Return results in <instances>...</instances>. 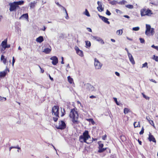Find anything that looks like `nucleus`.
I'll return each instance as SVG.
<instances>
[{"instance_id":"obj_14","label":"nucleus","mask_w":158,"mask_h":158,"mask_svg":"<svg viewBox=\"0 0 158 158\" xmlns=\"http://www.w3.org/2000/svg\"><path fill=\"white\" fill-rule=\"evenodd\" d=\"M97 4L98 5V6L97 7L98 10L99 12H102L104 10V8L102 7V3L99 1H98Z\"/></svg>"},{"instance_id":"obj_5","label":"nucleus","mask_w":158,"mask_h":158,"mask_svg":"<svg viewBox=\"0 0 158 158\" xmlns=\"http://www.w3.org/2000/svg\"><path fill=\"white\" fill-rule=\"evenodd\" d=\"M94 65L96 69H99L101 68L102 65L95 58L94 59Z\"/></svg>"},{"instance_id":"obj_11","label":"nucleus","mask_w":158,"mask_h":158,"mask_svg":"<svg viewBox=\"0 0 158 158\" xmlns=\"http://www.w3.org/2000/svg\"><path fill=\"white\" fill-rule=\"evenodd\" d=\"M146 30H151V35H153L155 33L154 29L153 28H151L150 25L146 24Z\"/></svg>"},{"instance_id":"obj_64","label":"nucleus","mask_w":158,"mask_h":158,"mask_svg":"<svg viewBox=\"0 0 158 158\" xmlns=\"http://www.w3.org/2000/svg\"><path fill=\"white\" fill-rule=\"evenodd\" d=\"M46 29V27L45 26H44V28L43 29H41V30L43 31H45V30Z\"/></svg>"},{"instance_id":"obj_12","label":"nucleus","mask_w":158,"mask_h":158,"mask_svg":"<svg viewBox=\"0 0 158 158\" xmlns=\"http://www.w3.org/2000/svg\"><path fill=\"white\" fill-rule=\"evenodd\" d=\"M77 54L81 57H83V52L81 50H80L78 47L76 46L75 48Z\"/></svg>"},{"instance_id":"obj_29","label":"nucleus","mask_w":158,"mask_h":158,"mask_svg":"<svg viewBox=\"0 0 158 158\" xmlns=\"http://www.w3.org/2000/svg\"><path fill=\"white\" fill-rule=\"evenodd\" d=\"M106 149V148H99L98 150V152L99 153H102L104 152Z\"/></svg>"},{"instance_id":"obj_25","label":"nucleus","mask_w":158,"mask_h":158,"mask_svg":"<svg viewBox=\"0 0 158 158\" xmlns=\"http://www.w3.org/2000/svg\"><path fill=\"white\" fill-rule=\"evenodd\" d=\"M85 43L86 47L88 48H90L91 46V43L89 41H85Z\"/></svg>"},{"instance_id":"obj_8","label":"nucleus","mask_w":158,"mask_h":158,"mask_svg":"<svg viewBox=\"0 0 158 158\" xmlns=\"http://www.w3.org/2000/svg\"><path fill=\"white\" fill-rule=\"evenodd\" d=\"M86 89L89 91H94V87L89 83H87L85 85Z\"/></svg>"},{"instance_id":"obj_57","label":"nucleus","mask_w":158,"mask_h":158,"mask_svg":"<svg viewBox=\"0 0 158 158\" xmlns=\"http://www.w3.org/2000/svg\"><path fill=\"white\" fill-rule=\"evenodd\" d=\"M56 5H58L59 6V7H62V6L59 3V2H56Z\"/></svg>"},{"instance_id":"obj_60","label":"nucleus","mask_w":158,"mask_h":158,"mask_svg":"<svg viewBox=\"0 0 158 158\" xmlns=\"http://www.w3.org/2000/svg\"><path fill=\"white\" fill-rule=\"evenodd\" d=\"M89 98H96V97L94 95H91L89 97Z\"/></svg>"},{"instance_id":"obj_3","label":"nucleus","mask_w":158,"mask_h":158,"mask_svg":"<svg viewBox=\"0 0 158 158\" xmlns=\"http://www.w3.org/2000/svg\"><path fill=\"white\" fill-rule=\"evenodd\" d=\"M140 12L141 17L145 16H150L153 14L152 10L148 9L142 8L140 10Z\"/></svg>"},{"instance_id":"obj_43","label":"nucleus","mask_w":158,"mask_h":158,"mask_svg":"<svg viewBox=\"0 0 158 158\" xmlns=\"http://www.w3.org/2000/svg\"><path fill=\"white\" fill-rule=\"evenodd\" d=\"M114 102L116 103V104L118 105H119L120 103L118 102L117 99L116 98H114Z\"/></svg>"},{"instance_id":"obj_10","label":"nucleus","mask_w":158,"mask_h":158,"mask_svg":"<svg viewBox=\"0 0 158 158\" xmlns=\"http://www.w3.org/2000/svg\"><path fill=\"white\" fill-rule=\"evenodd\" d=\"M50 59L52 60V64L53 65H56L58 63V59L56 56H53L50 58Z\"/></svg>"},{"instance_id":"obj_22","label":"nucleus","mask_w":158,"mask_h":158,"mask_svg":"<svg viewBox=\"0 0 158 158\" xmlns=\"http://www.w3.org/2000/svg\"><path fill=\"white\" fill-rule=\"evenodd\" d=\"M151 30H146L145 32L146 35L148 36H150L151 35Z\"/></svg>"},{"instance_id":"obj_49","label":"nucleus","mask_w":158,"mask_h":158,"mask_svg":"<svg viewBox=\"0 0 158 158\" xmlns=\"http://www.w3.org/2000/svg\"><path fill=\"white\" fill-rule=\"evenodd\" d=\"M98 42H100L102 44H104V42L103 40L101 38L100 39L99 41Z\"/></svg>"},{"instance_id":"obj_31","label":"nucleus","mask_w":158,"mask_h":158,"mask_svg":"<svg viewBox=\"0 0 158 158\" xmlns=\"http://www.w3.org/2000/svg\"><path fill=\"white\" fill-rule=\"evenodd\" d=\"M134 125L135 128L139 127V122H135L134 123Z\"/></svg>"},{"instance_id":"obj_26","label":"nucleus","mask_w":158,"mask_h":158,"mask_svg":"<svg viewBox=\"0 0 158 158\" xmlns=\"http://www.w3.org/2000/svg\"><path fill=\"white\" fill-rule=\"evenodd\" d=\"M123 33L122 29L118 30L116 31V34L117 35H122Z\"/></svg>"},{"instance_id":"obj_52","label":"nucleus","mask_w":158,"mask_h":158,"mask_svg":"<svg viewBox=\"0 0 158 158\" xmlns=\"http://www.w3.org/2000/svg\"><path fill=\"white\" fill-rule=\"evenodd\" d=\"M15 62V59L14 57H13V59H12V66H13L14 65V64Z\"/></svg>"},{"instance_id":"obj_37","label":"nucleus","mask_w":158,"mask_h":158,"mask_svg":"<svg viewBox=\"0 0 158 158\" xmlns=\"http://www.w3.org/2000/svg\"><path fill=\"white\" fill-rule=\"evenodd\" d=\"M6 98L2 97L0 96V101H4L6 100Z\"/></svg>"},{"instance_id":"obj_28","label":"nucleus","mask_w":158,"mask_h":158,"mask_svg":"<svg viewBox=\"0 0 158 158\" xmlns=\"http://www.w3.org/2000/svg\"><path fill=\"white\" fill-rule=\"evenodd\" d=\"M68 80L70 84H72L73 82V79L70 76H69L68 77Z\"/></svg>"},{"instance_id":"obj_17","label":"nucleus","mask_w":158,"mask_h":158,"mask_svg":"<svg viewBox=\"0 0 158 158\" xmlns=\"http://www.w3.org/2000/svg\"><path fill=\"white\" fill-rule=\"evenodd\" d=\"M44 38L42 36H40L36 39V41L39 43H41L44 41Z\"/></svg>"},{"instance_id":"obj_44","label":"nucleus","mask_w":158,"mask_h":158,"mask_svg":"<svg viewBox=\"0 0 158 158\" xmlns=\"http://www.w3.org/2000/svg\"><path fill=\"white\" fill-rule=\"evenodd\" d=\"M144 129L143 127L142 128L141 131L139 132V133L140 135H142L143 134V133H144Z\"/></svg>"},{"instance_id":"obj_59","label":"nucleus","mask_w":158,"mask_h":158,"mask_svg":"<svg viewBox=\"0 0 158 158\" xmlns=\"http://www.w3.org/2000/svg\"><path fill=\"white\" fill-rule=\"evenodd\" d=\"M146 118L147 120L149 122L151 120L149 117H146Z\"/></svg>"},{"instance_id":"obj_20","label":"nucleus","mask_w":158,"mask_h":158,"mask_svg":"<svg viewBox=\"0 0 158 158\" xmlns=\"http://www.w3.org/2000/svg\"><path fill=\"white\" fill-rule=\"evenodd\" d=\"M51 48H46L44 49V50L43 51V52L46 54H48L50 53V52L51 51Z\"/></svg>"},{"instance_id":"obj_15","label":"nucleus","mask_w":158,"mask_h":158,"mask_svg":"<svg viewBox=\"0 0 158 158\" xmlns=\"http://www.w3.org/2000/svg\"><path fill=\"white\" fill-rule=\"evenodd\" d=\"M148 140L150 141H152L153 142L156 143V141L154 136L151 135V134L150 133L149 137H148Z\"/></svg>"},{"instance_id":"obj_53","label":"nucleus","mask_w":158,"mask_h":158,"mask_svg":"<svg viewBox=\"0 0 158 158\" xmlns=\"http://www.w3.org/2000/svg\"><path fill=\"white\" fill-rule=\"evenodd\" d=\"M65 13L66 14V16L65 17V18L67 19H69V17L68 16V14L67 12H66Z\"/></svg>"},{"instance_id":"obj_54","label":"nucleus","mask_w":158,"mask_h":158,"mask_svg":"<svg viewBox=\"0 0 158 158\" xmlns=\"http://www.w3.org/2000/svg\"><path fill=\"white\" fill-rule=\"evenodd\" d=\"M62 7V8L63 10H64L65 11V13L66 12H67L66 9L64 7L62 6V7Z\"/></svg>"},{"instance_id":"obj_24","label":"nucleus","mask_w":158,"mask_h":158,"mask_svg":"<svg viewBox=\"0 0 158 158\" xmlns=\"http://www.w3.org/2000/svg\"><path fill=\"white\" fill-rule=\"evenodd\" d=\"M7 44V39L5 40L1 43V45L2 47H4Z\"/></svg>"},{"instance_id":"obj_48","label":"nucleus","mask_w":158,"mask_h":158,"mask_svg":"<svg viewBox=\"0 0 158 158\" xmlns=\"http://www.w3.org/2000/svg\"><path fill=\"white\" fill-rule=\"evenodd\" d=\"M103 147V144L102 143H99L98 148H102Z\"/></svg>"},{"instance_id":"obj_9","label":"nucleus","mask_w":158,"mask_h":158,"mask_svg":"<svg viewBox=\"0 0 158 158\" xmlns=\"http://www.w3.org/2000/svg\"><path fill=\"white\" fill-rule=\"evenodd\" d=\"M7 71L9 72L10 70L7 68V67L6 66V69L4 71L0 72V77H5L7 73Z\"/></svg>"},{"instance_id":"obj_40","label":"nucleus","mask_w":158,"mask_h":158,"mask_svg":"<svg viewBox=\"0 0 158 158\" xmlns=\"http://www.w3.org/2000/svg\"><path fill=\"white\" fill-rule=\"evenodd\" d=\"M153 59L156 61H158V56H156L155 55H154Z\"/></svg>"},{"instance_id":"obj_50","label":"nucleus","mask_w":158,"mask_h":158,"mask_svg":"<svg viewBox=\"0 0 158 158\" xmlns=\"http://www.w3.org/2000/svg\"><path fill=\"white\" fill-rule=\"evenodd\" d=\"M149 122L152 126H153L154 127V124L153 121L151 120Z\"/></svg>"},{"instance_id":"obj_23","label":"nucleus","mask_w":158,"mask_h":158,"mask_svg":"<svg viewBox=\"0 0 158 158\" xmlns=\"http://www.w3.org/2000/svg\"><path fill=\"white\" fill-rule=\"evenodd\" d=\"M23 18L26 19H28V16L27 14H25L23 15L20 17L19 19H21L22 18Z\"/></svg>"},{"instance_id":"obj_1","label":"nucleus","mask_w":158,"mask_h":158,"mask_svg":"<svg viewBox=\"0 0 158 158\" xmlns=\"http://www.w3.org/2000/svg\"><path fill=\"white\" fill-rule=\"evenodd\" d=\"M78 116L77 112L74 109H71L69 116L70 118H72V121L73 123L78 124V121L77 120Z\"/></svg>"},{"instance_id":"obj_35","label":"nucleus","mask_w":158,"mask_h":158,"mask_svg":"<svg viewBox=\"0 0 158 158\" xmlns=\"http://www.w3.org/2000/svg\"><path fill=\"white\" fill-rule=\"evenodd\" d=\"M139 30V27H134L132 28V30L134 31H138Z\"/></svg>"},{"instance_id":"obj_27","label":"nucleus","mask_w":158,"mask_h":158,"mask_svg":"<svg viewBox=\"0 0 158 158\" xmlns=\"http://www.w3.org/2000/svg\"><path fill=\"white\" fill-rule=\"evenodd\" d=\"M131 111L130 109L125 108L124 109L123 112L125 114H126Z\"/></svg>"},{"instance_id":"obj_4","label":"nucleus","mask_w":158,"mask_h":158,"mask_svg":"<svg viewBox=\"0 0 158 158\" xmlns=\"http://www.w3.org/2000/svg\"><path fill=\"white\" fill-rule=\"evenodd\" d=\"M59 107L57 106H55L53 107L52 109V112L54 113V114L56 117H53V119L55 122H56L58 119L59 116Z\"/></svg>"},{"instance_id":"obj_7","label":"nucleus","mask_w":158,"mask_h":158,"mask_svg":"<svg viewBox=\"0 0 158 158\" xmlns=\"http://www.w3.org/2000/svg\"><path fill=\"white\" fill-rule=\"evenodd\" d=\"M10 7L9 10L10 11H16V8L18 7L14 2L10 3L9 4Z\"/></svg>"},{"instance_id":"obj_61","label":"nucleus","mask_w":158,"mask_h":158,"mask_svg":"<svg viewBox=\"0 0 158 158\" xmlns=\"http://www.w3.org/2000/svg\"><path fill=\"white\" fill-rule=\"evenodd\" d=\"M149 80L150 81H151L152 82H153L155 83H156V81H155V80H154L153 79H150Z\"/></svg>"},{"instance_id":"obj_33","label":"nucleus","mask_w":158,"mask_h":158,"mask_svg":"<svg viewBox=\"0 0 158 158\" xmlns=\"http://www.w3.org/2000/svg\"><path fill=\"white\" fill-rule=\"evenodd\" d=\"M125 6L126 7H127L128 8H129V9H133L134 8V6L133 5H130V4L127 5Z\"/></svg>"},{"instance_id":"obj_18","label":"nucleus","mask_w":158,"mask_h":158,"mask_svg":"<svg viewBox=\"0 0 158 158\" xmlns=\"http://www.w3.org/2000/svg\"><path fill=\"white\" fill-rule=\"evenodd\" d=\"M91 38L93 40H95L98 42L99 41V40L101 38L99 37L94 36L92 35H91Z\"/></svg>"},{"instance_id":"obj_21","label":"nucleus","mask_w":158,"mask_h":158,"mask_svg":"<svg viewBox=\"0 0 158 158\" xmlns=\"http://www.w3.org/2000/svg\"><path fill=\"white\" fill-rule=\"evenodd\" d=\"M37 3L36 2L34 1L33 2H31L29 4V6L31 8H34L35 5H36Z\"/></svg>"},{"instance_id":"obj_36","label":"nucleus","mask_w":158,"mask_h":158,"mask_svg":"<svg viewBox=\"0 0 158 158\" xmlns=\"http://www.w3.org/2000/svg\"><path fill=\"white\" fill-rule=\"evenodd\" d=\"M118 2H117L116 1L114 0L113 1H111L110 3L112 5H116L117 3H118Z\"/></svg>"},{"instance_id":"obj_41","label":"nucleus","mask_w":158,"mask_h":158,"mask_svg":"<svg viewBox=\"0 0 158 158\" xmlns=\"http://www.w3.org/2000/svg\"><path fill=\"white\" fill-rule=\"evenodd\" d=\"M115 11L118 14L120 15L122 14L123 13L121 11V10L117 9H116Z\"/></svg>"},{"instance_id":"obj_42","label":"nucleus","mask_w":158,"mask_h":158,"mask_svg":"<svg viewBox=\"0 0 158 158\" xmlns=\"http://www.w3.org/2000/svg\"><path fill=\"white\" fill-rule=\"evenodd\" d=\"M139 40H140V42L142 44H143V43H145V40H144V39H143V38H140L139 39Z\"/></svg>"},{"instance_id":"obj_2","label":"nucleus","mask_w":158,"mask_h":158,"mask_svg":"<svg viewBox=\"0 0 158 158\" xmlns=\"http://www.w3.org/2000/svg\"><path fill=\"white\" fill-rule=\"evenodd\" d=\"M90 138V136L89 135V131L87 130H85L83 133V135L80 136L79 140L81 143H83L84 142L88 143L86 141Z\"/></svg>"},{"instance_id":"obj_58","label":"nucleus","mask_w":158,"mask_h":158,"mask_svg":"<svg viewBox=\"0 0 158 158\" xmlns=\"http://www.w3.org/2000/svg\"><path fill=\"white\" fill-rule=\"evenodd\" d=\"M2 60L3 63L4 64H5L6 62V59L5 58V59H4V60Z\"/></svg>"},{"instance_id":"obj_55","label":"nucleus","mask_w":158,"mask_h":158,"mask_svg":"<svg viewBox=\"0 0 158 158\" xmlns=\"http://www.w3.org/2000/svg\"><path fill=\"white\" fill-rule=\"evenodd\" d=\"M115 74L117 76L119 77L120 76V74L119 73H118L117 72H115Z\"/></svg>"},{"instance_id":"obj_6","label":"nucleus","mask_w":158,"mask_h":158,"mask_svg":"<svg viewBox=\"0 0 158 158\" xmlns=\"http://www.w3.org/2000/svg\"><path fill=\"white\" fill-rule=\"evenodd\" d=\"M66 127V124L63 121H61L59 123V125L56 126V128L58 129L62 130Z\"/></svg>"},{"instance_id":"obj_32","label":"nucleus","mask_w":158,"mask_h":158,"mask_svg":"<svg viewBox=\"0 0 158 158\" xmlns=\"http://www.w3.org/2000/svg\"><path fill=\"white\" fill-rule=\"evenodd\" d=\"M127 2L125 0H123L118 2V3L120 5H124Z\"/></svg>"},{"instance_id":"obj_45","label":"nucleus","mask_w":158,"mask_h":158,"mask_svg":"<svg viewBox=\"0 0 158 158\" xmlns=\"http://www.w3.org/2000/svg\"><path fill=\"white\" fill-rule=\"evenodd\" d=\"M10 47V44H7L4 47V49H6V48H9Z\"/></svg>"},{"instance_id":"obj_63","label":"nucleus","mask_w":158,"mask_h":158,"mask_svg":"<svg viewBox=\"0 0 158 158\" xmlns=\"http://www.w3.org/2000/svg\"><path fill=\"white\" fill-rule=\"evenodd\" d=\"M87 30H88V31H89V32H92V30L90 28H89V27H87Z\"/></svg>"},{"instance_id":"obj_38","label":"nucleus","mask_w":158,"mask_h":158,"mask_svg":"<svg viewBox=\"0 0 158 158\" xmlns=\"http://www.w3.org/2000/svg\"><path fill=\"white\" fill-rule=\"evenodd\" d=\"M13 148H17V149H20V148L18 146H16V147H14V146L11 147L9 148V150H10H10H11V149Z\"/></svg>"},{"instance_id":"obj_51","label":"nucleus","mask_w":158,"mask_h":158,"mask_svg":"<svg viewBox=\"0 0 158 158\" xmlns=\"http://www.w3.org/2000/svg\"><path fill=\"white\" fill-rule=\"evenodd\" d=\"M148 65V63L147 62H145L144 64H142V68L145 67H147Z\"/></svg>"},{"instance_id":"obj_62","label":"nucleus","mask_w":158,"mask_h":158,"mask_svg":"<svg viewBox=\"0 0 158 158\" xmlns=\"http://www.w3.org/2000/svg\"><path fill=\"white\" fill-rule=\"evenodd\" d=\"M123 17L126 18H127V19H129L130 18V17L128 16V15H124L123 16Z\"/></svg>"},{"instance_id":"obj_13","label":"nucleus","mask_w":158,"mask_h":158,"mask_svg":"<svg viewBox=\"0 0 158 158\" xmlns=\"http://www.w3.org/2000/svg\"><path fill=\"white\" fill-rule=\"evenodd\" d=\"M98 16L100 18L104 23H106L108 24H110V22L108 21V19L100 15H98Z\"/></svg>"},{"instance_id":"obj_34","label":"nucleus","mask_w":158,"mask_h":158,"mask_svg":"<svg viewBox=\"0 0 158 158\" xmlns=\"http://www.w3.org/2000/svg\"><path fill=\"white\" fill-rule=\"evenodd\" d=\"M87 120L89 121L90 122H91V123L94 125L95 123V122L93 119L92 118H89L87 119Z\"/></svg>"},{"instance_id":"obj_16","label":"nucleus","mask_w":158,"mask_h":158,"mask_svg":"<svg viewBox=\"0 0 158 158\" xmlns=\"http://www.w3.org/2000/svg\"><path fill=\"white\" fill-rule=\"evenodd\" d=\"M128 56L129 57L130 61L131 63L133 64H135V62L132 55L131 53H129Z\"/></svg>"},{"instance_id":"obj_30","label":"nucleus","mask_w":158,"mask_h":158,"mask_svg":"<svg viewBox=\"0 0 158 158\" xmlns=\"http://www.w3.org/2000/svg\"><path fill=\"white\" fill-rule=\"evenodd\" d=\"M84 14L88 17H90V14L87 9H85V12L84 13Z\"/></svg>"},{"instance_id":"obj_47","label":"nucleus","mask_w":158,"mask_h":158,"mask_svg":"<svg viewBox=\"0 0 158 158\" xmlns=\"http://www.w3.org/2000/svg\"><path fill=\"white\" fill-rule=\"evenodd\" d=\"M106 14L108 15H110L111 14V13L110 12V11L108 10H107L106 11Z\"/></svg>"},{"instance_id":"obj_19","label":"nucleus","mask_w":158,"mask_h":158,"mask_svg":"<svg viewBox=\"0 0 158 158\" xmlns=\"http://www.w3.org/2000/svg\"><path fill=\"white\" fill-rule=\"evenodd\" d=\"M14 2L15 3L17 6L19 7V5H22L23 4L24 1H23L21 0L18 2Z\"/></svg>"},{"instance_id":"obj_56","label":"nucleus","mask_w":158,"mask_h":158,"mask_svg":"<svg viewBox=\"0 0 158 158\" xmlns=\"http://www.w3.org/2000/svg\"><path fill=\"white\" fill-rule=\"evenodd\" d=\"M5 59V58H4V56L3 55H2L1 56V60H4V59Z\"/></svg>"},{"instance_id":"obj_39","label":"nucleus","mask_w":158,"mask_h":158,"mask_svg":"<svg viewBox=\"0 0 158 158\" xmlns=\"http://www.w3.org/2000/svg\"><path fill=\"white\" fill-rule=\"evenodd\" d=\"M142 95H143V97L145 98L146 100H148L149 99V98L147 96H146L145 94H144L143 93H142Z\"/></svg>"},{"instance_id":"obj_46","label":"nucleus","mask_w":158,"mask_h":158,"mask_svg":"<svg viewBox=\"0 0 158 158\" xmlns=\"http://www.w3.org/2000/svg\"><path fill=\"white\" fill-rule=\"evenodd\" d=\"M151 47L158 51V46H155L154 45H152Z\"/></svg>"}]
</instances>
